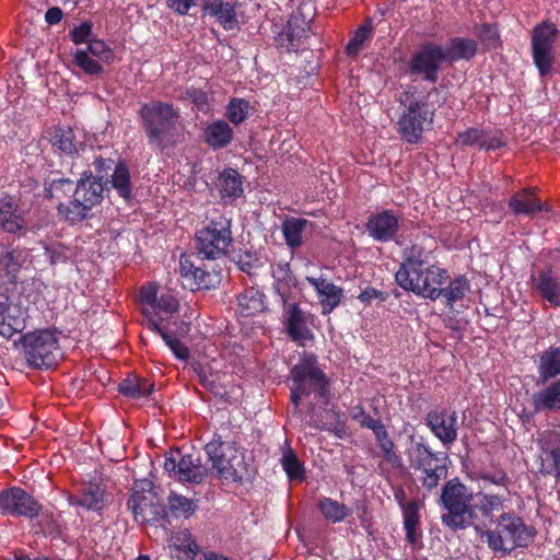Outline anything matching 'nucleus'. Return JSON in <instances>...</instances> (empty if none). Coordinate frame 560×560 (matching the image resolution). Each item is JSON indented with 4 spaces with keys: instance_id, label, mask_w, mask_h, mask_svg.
<instances>
[{
    "instance_id": "13",
    "label": "nucleus",
    "mask_w": 560,
    "mask_h": 560,
    "mask_svg": "<svg viewBox=\"0 0 560 560\" xmlns=\"http://www.w3.org/2000/svg\"><path fill=\"white\" fill-rule=\"evenodd\" d=\"M127 506L138 523L160 525L162 527L170 523L166 506L153 491H135L128 499Z\"/></svg>"
},
{
    "instance_id": "44",
    "label": "nucleus",
    "mask_w": 560,
    "mask_h": 560,
    "mask_svg": "<svg viewBox=\"0 0 560 560\" xmlns=\"http://www.w3.org/2000/svg\"><path fill=\"white\" fill-rule=\"evenodd\" d=\"M108 183L124 200L129 201L131 199L132 184L129 168L125 162L119 161L115 164L114 172Z\"/></svg>"
},
{
    "instance_id": "24",
    "label": "nucleus",
    "mask_w": 560,
    "mask_h": 560,
    "mask_svg": "<svg viewBox=\"0 0 560 560\" xmlns=\"http://www.w3.org/2000/svg\"><path fill=\"white\" fill-rule=\"evenodd\" d=\"M178 307L179 303L177 299L171 294H161L151 308L145 307L143 310L144 320L142 325L149 329V323L153 320L160 327H166L164 323L167 322L173 314L177 313Z\"/></svg>"
},
{
    "instance_id": "56",
    "label": "nucleus",
    "mask_w": 560,
    "mask_h": 560,
    "mask_svg": "<svg viewBox=\"0 0 560 560\" xmlns=\"http://www.w3.org/2000/svg\"><path fill=\"white\" fill-rule=\"evenodd\" d=\"M238 269L247 273L250 278L257 275V270L262 266L260 258L256 253L245 250L234 257Z\"/></svg>"
},
{
    "instance_id": "51",
    "label": "nucleus",
    "mask_w": 560,
    "mask_h": 560,
    "mask_svg": "<svg viewBox=\"0 0 560 560\" xmlns=\"http://www.w3.org/2000/svg\"><path fill=\"white\" fill-rule=\"evenodd\" d=\"M149 330L158 334L178 360L186 361L189 358V349L179 339L172 337L166 327H160L155 322L150 320Z\"/></svg>"
},
{
    "instance_id": "1",
    "label": "nucleus",
    "mask_w": 560,
    "mask_h": 560,
    "mask_svg": "<svg viewBox=\"0 0 560 560\" xmlns=\"http://www.w3.org/2000/svg\"><path fill=\"white\" fill-rule=\"evenodd\" d=\"M506 498L500 493L474 494L458 478H453L445 482L440 495L444 510L441 522L454 532L472 527L481 537L483 529L494 522L493 513L502 510Z\"/></svg>"
},
{
    "instance_id": "46",
    "label": "nucleus",
    "mask_w": 560,
    "mask_h": 560,
    "mask_svg": "<svg viewBox=\"0 0 560 560\" xmlns=\"http://www.w3.org/2000/svg\"><path fill=\"white\" fill-rule=\"evenodd\" d=\"M470 291V282L465 276H458L451 280L447 287H441V296L446 307L453 308L457 301H460Z\"/></svg>"
},
{
    "instance_id": "25",
    "label": "nucleus",
    "mask_w": 560,
    "mask_h": 560,
    "mask_svg": "<svg viewBox=\"0 0 560 560\" xmlns=\"http://www.w3.org/2000/svg\"><path fill=\"white\" fill-rule=\"evenodd\" d=\"M73 506H81L86 511H102L105 506V490L96 483H89L80 488L77 493L68 497Z\"/></svg>"
},
{
    "instance_id": "10",
    "label": "nucleus",
    "mask_w": 560,
    "mask_h": 560,
    "mask_svg": "<svg viewBox=\"0 0 560 560\" xmlns=\"http://www.w3.org/2000/svg\"><path fill=\"white\" fill-rule=\"evenodd\" d=\"M559 30L553 23L541 22L532 32V57L540 77L550 73L555 61V44Z\"/></svg>"
},
{
    "instance_id": "28",
    "label": "nucleus",
    "mask_w": 560,
    "mask_h": 560,
    "mask_svg": "<svg viewBox=\"0 0 560 560\" xmlns=\"http://www.w3.org/2000/svg\"><path fill=\"white\" fill-rule=\"evenodd\" d=\"M0 226L7 233L15 234L24 229V219L18 211L12 196L0 194Z\"/></svg>"
},
{
    "instance_id": "42",
    "label": "nucleus",
    "mask_w": 560,
    "mask_h": 560,
    "mask_svg": "<svg viewBox=\"0 0 560 560\" xmlns=\"http://www.w3.org/2000/svg\"><path fill=\"white\" fill-rule=\"evenodd\" d=\"M23 264V253L18 248L0 245V270L10 282H15Z\"/></svg>"
},
{
    "instance_id": "64",
    "label": "nucleus",
    "mask_w": 560,
    "mask_h": 560,
    "mask_svg": "<svg viewBox=\"0 0 560 560\" xmlns=\"http://www.w3.org/2000/svg\"><path fill=\"white\" fill-rule=\"evenodd\" d=\"M199 383L208 390L213 393L215 396L223 394L222 386L217 382L212 374H208L205 370L200 369L197 371Z\"/></svg>"
},
{
    "instance_id": "19",
    "label": "nucleus",
    "mask_w": 560,
    "mask_h": 560,
    "mask_svg": "<svg viewBox=\"0 0 560 560\" xmlns=\"http://www.w3.org/2000/svg\"><path fill=\"white\" fill-rule=\"evenodd\" d=\"M405 455L408 459L409 467L417 471L420 468L430 466L438 462H447L448 456L444 452H433L432 448L425 443L423 436L411 434L408 436V442L405 448Z\"/></svg>"
},
{
    "instance_id": "39",
    "label": "nucleus",
    "mask_w": 560,
    "mask_h": 560,
    "mask_svg": "<svg viewBox=\"0 0 560 560\" xmlns=\"http://www.w3.org/2000/svg\"><path fill=\"white\" fill-rule=\"evenodd\" d=\"M310 224L311 222L303 218L285 217L281 230L288 247L294 250L302 246L303 232Z\"/></svg>"
},
{
    "instance_id": "27",
    "label": "nucleus",
    "mask_w": 560,
    "mask_h": 560,
    "mask_svg": "<svg viewBox=\"0 0 560 560\" xmlns=\"http://www.w3.org/2000/svg\"><path fill=\"white\" fill-rule=\"evenodd\" d=\"M477 43L471 38L452 37L447 45L442 47L443 60L445 62H457L459 60H470L477 54Z\"/></svg>"
},
{
    "instance_id": "50",
    "label": "nucleus",
    "mask_w": 560,
    "mask_h": 560,
    "mask_svg": "<svg viewBox=\"0 0 560 560\" xmlns=\"http://www.w3.org/2000/svg\"><path fill=\"white\" fill-rule=\"evenodd\" d=\"M72 62L79 68L84 74L90 77H100L104 74L105 69L97 59L91 56L86 50L77 49L72 54Z\"/></svg>"
},
{
    "instance_id": "31",
    "label": "nucleus",
    "mask_w": 560,
    "mask_h": 560,
    "mask_svg": "<svg viewBox=\"0 0 560 560\" xmlns=\"http://www.w3.org/2000/svg\"><path fill=\"white\" fill-rule=\"evenodd\" d=\"M538 383H547L560 375V346H551L539 354Z\"/></svg>"
},
{
    "instance_id": "6",
    "label": "nucleus",
    "mask_w": 560,
    "mask_h": 560,
    "mask_svg": "<svg viewBox=\"0 0 560 560\" xmlns=\"http://www.w3.org/2000/svg\"><path fill=\"white\" fill-rule=\"evenodd\" d=\"M230 434L229 427L222 428L206 444L205 451L221 478L242 483L248 474V465L244 452L234 446Z\"/></svg>"
},
{
    "instance_id": "4",
    "label": "nucleus",
    "mask_w": 560,
    "mask_h": 560,
    "mask_svg": "<svg viewBox=\"0 0 560 560\" xmlns=\"http://www.w3.org/2000/svg\"><path fill=\"white\" fill-rule=\"evenodd\" d=\"M495 528L488 526L481 538H486L488 548L499 557L509 556L514 549L527 548L537 534L534 526L525 524L514 512H503L495 520Z\"/></svg>"
},
{
    "instance_id": "36",
    "label": "nucleus",
    "mask_w": 560,
    "mask_h": 560,
    "mask_svg": "<svg viewBox=\"0 0 560 560\" xmlns=\"http://www.w3.org/2000/svg\"><path fill=\"white\" fill-rule=\"evenodd\" d=\"M75 184L72 179L63 177L59 172H52L44 182V196L46 199H62L72 194L74 198Z\"/></svg>"
},
{
    "instance_id": "40",
    "label": "nucleus",
    "mask_w": 560,
    "mask_h": 560,
    "mask_svg": "<svg viewBox=\"0 0 560 560\" xmlns=\"http://www.w3.org/2000/svg\"><path fill=\"white\" fill-rule=\"evenodd\" d=\"M402 518L407 542L412 546L418 545L422 538L420 529V503L416 500H410V504L406 509Z\"/></svg>"
},
{
    "instance_id": "8",
    "label": "nucleus",
    "mask_w": 560,
    "mask_h": 560,
    "mask_svg": "<svg viewBox=\"0 0 560 560\" xmlns=\"http://www.w3.org/2000/svg\"><path fill=\"white\" fill-rule=\"evenodd\" d=\"M104 184L94 178L91 171H85L75 184L74 198L68 203L57 206L58 213L72 224L85 220L90 211L103 199Z\"/></svg>"
},
{
    "instance_id": "38",
    "label": "nucleus",
    "mask_w": 560,
    "mask_h": 560,
    "mask_svg": "<svg viewBox=\"0 0 560 560\" xmlns=\"http://www.w3.org/2000/svg\"><path fill=\"white\" fill-rule=\"evenodd\" d=\"M238 307L243 316H254L266 311V295L254 287L246 288L238 295Z\"/></svg>"
},
{
    "instance_id": "29",
    "label": "nucleus",
    "mask_w": 560,
    "mask_h": 560,
    "mask_svg": "<svg viewBox=\"0 0 560 560\" xmlns=\"http://www.w3.org/2000/svg\"><path fill=\"white\" fill-rule=\"evenodd\" d=\"M509 208L515 215H534L545 209L532 188L516 191L509 200Z\"/></svg>"
},
{
    "instance_id": "18",
    "label": "nucleus",
    "mask_w": 560,
    "mask_h": 560,
    "mask_svg": "<svg viewBox=\"0 0 560 560\" xmlns=\"http://www.w3.org/2000/svg\"><path fill=\"white\" fill-rule=\"evenodd\" d=\"M424 421L432 434L444 445H450L457 440L458 418L455 410L432 409L427 413Z\"/></svg>"
},
{
    "instance_id": "60",
    "label": "nucleus",
    "mask_w": 560,
    "mask_h": 560,
    "mask_svg": "<svg viewBox=\"0 0 560 560\" xmlns=\"http://www.w3.org/2000/svg\"><path fill=\"white\" fill-rule=\"evenodd\" d=\"M483 130L485 129L468 128L457 135V142L465 147L477 145L480 149Z\"/></svg>"
},
{
    "instance_id": "16",
    "label": "nucleus",
    "mask_w": 560,
    "mask_h": 560,
    "mask_svg": "<svg viewBox=\"0 0 560 560\" xmlns=\"http://www.w3.org/2000/svg\"><path fill=\"white\" fill-rule=\"evenodd\" d=\"M443 60L442 46L434 42H424L412 54L408 63L410 75L421 77L424 81L436 83Z\"/></svg>"
},
{
    "instance_id": "61",
    "label": "nucleus",
    "mask_w": 560,
    "mask_h": 560,
    "mask_svg": "<svg viewBox=\"0 0 560 560\" xmlns=\"http://www.w3.org/2000/svg\"><path fill=\"white\" fill-rule=\"evenodd\" d=\"M477 36L488 47H493L499 42L498 28L492 24H482L477 32Z\"/></svg>"
},
{
    "instance_id": "63",
    "label": "nucleus",
    "mask_w": 560,
    "mask_h": 560,
    "mask_svg": "<svg viewBox=\"0 0 560 560\" xmlns=\"http://www.w3.org/2000/svg\"><path fill=\"white\" fill-rule=\"evenodd\" d=\"M505 145L500 131L491 132L483 130L480 150L492 151Z\"/></svg>"
},
{
    "instance_id": "41",
    "label": "nucleus",
    "mask_w": 560,
    "mask_h": 560,
    "mask_svg": "<svg viewBox=\"0 0 560 560\" xmlns=\"http://www.w3.org/2000/svg\"><path fill=\"white\" fill-rule=\"evenodd\" d=\"M153 390L154 384L148 378L138 375H128L118 385L119 394L132 399L147 397Z\"/></svg>"
},
{
    "instance_id": "37",
    "label": "nucleus",
    "mask_w": 560,
    "mask_h": 560,
    "mask_svg": "<svg viewBox=\"0 0 560 560\" xmlns=\"http://www.w3.org/2000/svg\"><path fill=\"white\" fill-rule=\"evenodd\" d=\"M218 187L222 199L235 200L244 192L242 176L232 167H226L219 174Z\"/></svg>"
},
{
    "instance_id": "47",
    "label": "nucleus",
    "mask_w": 560,
    "mask_h": 560,
    "mask_svg": "<svg viewBox=\"0 0 560 560\" xmlns=\"http://www.w3.org/2000/svg\"><path fill=\"white\" fill-rule=\"evenodd\" d=\"M280 463L290 481L303 482L306 479L305 466L290 446L283 451Z\"/></svg>"
},
{
    "instance_id": "14",
    "label": "nucleus",
    "mask_w": 560,
    "mask_h": 560,
    "mask_svg": "<svg viewBox=\"0 0 560 560\" xmlns=\"http://www.w3.org/2000/svg\"><path fill=\"white\" fill-rule=\"evenodd\" d=\"M313 15L306 4L292 11L282 31L275 37L277 48L288 52L298 51L302 39L306 37Z\"/></svg>"
},
{
    "instance_id": "57",
    "label": "nucleus",
    "mask_w": 560,
    "mask_h": 560,
    "mask_svg": "<svg viewBox=\"0 0 560 560\" xmlns=\"http://www.w3.org/2000/svg\"><path fill=\"white\" fill-rule=\"evenodd\" d=\"M334 421L329 422L315 419L312 425L320 431H326L338 438H343L347 434L346 425L342 421L339 420L338 415L334 413Z\"/></svg>"
},
{
    "instance_id": "58",
    "label": "nucleus",
    "mask_w": 560,
    "mask_h": 560,
    "mask_svg": "<svg viewBox=\"0 0 560 560\" xmlns=\"http://www.w3.org/2000/svg\"><path fill=\"white\" fill-rule=\"evenodd\" d=\"M478 479L498 487H502L505 490H509V486L511 485L510 477L502 468L495 469L493 471H482L479 474Z\"/></svg>"
},
{
    "instance_id": "62",
    "label": "nucleus",
    "mask_w": 560,
    "mask_h": 560,
    "mask_svg": "<svg viewBox=\"0 0 560 560\" xmlns=\"http://www.w3.org/2000/svg\"><path fill=\"white\" fill-rule=\"evenodd\" d=\"M186 97L201 112H205L209 107L207 93L197 88H188L186 90Z\"/></svg>"
},
{
    "instance_id": "12",
    "label": "nucleus",
    "mask_w": 560,
    "mask_h": 560,
    "mask_svg": "<svg viewBox=\"0 0 560 560\" xmlns=\"http://www.w3.org/2000/svg\"><path fill=\"white\" fill-rule=\"evenodd\" d=\"M163 466L170 477L180 482L199 485L208 476V468L201 464L200 457L183 454L179 450L167 453Z\"/></svg>"
},
{
    "instance_id": "49",
    "label": "nucleus",
    "mask_w": 560,
    "mask_h": 560,
    "mask_svg": "<svg viewBox=\"0 0 560 560\" xmlns=\"http://www.w3.org/2000/svg\"><path fill=\"white\" fill-rule=\"evenodd\" d=\"M374 33V27L370 19L365 20L353 33L348 42L345 52L350 58H355L362 50L366 40L371 39Z\"/></svg>"
},
{
    "instance_id": "11",
    "label": "nucleus",
    "mask_w": 560,
    "mask_h": 560,
    "mask_svg": "<svg viewBox=\"0 0 560 560\" xmlns=\"http://www.w3.org/2000/svg\"><path fill=\"white\" fill-rule=\"evenodd\" d=\"M292 382L304 388H311L319 398L328 395V378L319 368L317 357L313 353H303L300 361L290 370Z\"/></svg>"
},
{
    "instance_id": "15",
    "label": "nucleus",
    "mask_w": 560,
    "mask_h": 560,
    "mask_svg": "<svg viewBox=\"0 0 560 560\" xmlns=\"http://www.w3.org/2000/svg\"><path fill=\"white\" fill-rule=\"evenodd\" d=\"M203 261V260H200ZM179 275L184 288L190 291L210 290L221 281L220 271L213 267L209 269L206 264H197L196 257L183 254L179 258Z\"/></svg>"
},
{
    "instance_id": "34",
    "label": "nucleus",
    "mask_w": 560,
    "mask_h": 560,
    "mask_svg": "<svg viewBox=\"0 0 560 560\" xmlns=\"http://www.w3.org/2000/svg\"><path fill=\"white\" fill-rule=\"evenodd\" d=\"M370 430L373 431L377 445L383 454L384 459L393 467L402 466L400 455L396 452L394 441L390 439L385 424L380 419Z\"/></svg>"
},
{
    "instance_id": "48",
    "label": "nucleus",
    "mask_w": 560,
    "mask_h": 560,
    "mask_svg": "<svg viewBox=\"0 0 560 560\" xmlns=\"http://www.w3.org/2000/svg\"><path fill=\"white\" fill-rule=\"evenodd\" d=\"M275 290L280 295L283 304H287V293L295 285V278L290 269L289 262H279L272 270Z\"/></svg>"
},
{
    "instance_id": "9",
    "label": "nucleus",
    "mask_w": 560,
    "mask_h": 560,
    "mask_svg": "<svg viewBox=\"0 0 560 560\" xmlns=\"http://www.w3.org/2000/svg\"><path fill=\"white\" fill-rule=\"evenodd\" d=\"M231 220L219 215L199 229L195 235L198 260H215L226 255L232 245L233 236Z\"/></svg>"
},
{
    "instance_id": "20",
    "label": "nucleus",
    "mask_w": 560,
    "mask_h": 560,
    "mask_svg": "<svg viewBox=\"0 0 560 560\" xmlns=\"http://www.w3.org/2000/svg\"><path fill=\"white\" fill-rule=\"evenodd\" d=\"M365 228L374 241L387 243L399 230V217L392 209L382 210L369 217Z\"/></svg>"
},
{
    "instance_id": "5",
    "label": "nucleus",
    "mask_w": 560,
    "mask_h": 560,
    "mask_svg": "<svg viewBox=\"0 0 560 560\" xmlns=\"http://www.w3.org/2000/svg\"><path fill=\"white\" fill-rule=\"evenodd\" d=\"M401 112L397 119V131L409 144L421 141L427 128L433 124L434 110L429 108L428 95H422L416 86L402 91L398 98Z\"/></svg>"
},
{
    "instance_id": "45",
    "label": "nucleus",
    "mask_w": 560,
    "mask_h": 560,
    "mask_svg": "<svg viewBox=\"0 0 560 560\" xmlns=\"http://www.w3.org/2000/svg\"><path fill=\"white\" fill-rule=\"evenodd\" d=\"M317 509L323 517L332 524L340 523L352 515V509L327 497H324L318 501Z\"/></svg>"
},
{
    "instance_id": "32",
    "label": "nucleus",
    "mask_w": 560,
    "mask_h": 560,
    "mask_svg": "<svg viewBox=\"0 0 560 560\" xmlns=\"http://www.w3.org/2000/svg\"><path fill=\"white\" fill-rule=\"evenodd\" d=\"M50 142L61 155L67 156H74L84 148V143L77 138L74 130L70 127H57Z\"/></svg>"
},
{
    "instance_id": "7",
    "label": "nucleus",
    "mask_w": 560,
    "mask_h": 560,
    "mask_svg": "<svg viewBox=\"0 0 560 560\" xmlns=\"http://www.w3.org/2000/svg\"><path fill=\"white\" fill-rule=\"evenodd\" d=\"M19 343L28 368L43 370L57 364L60 347L56 330L45 328L23 334Z\"/></svg>"
},
{
    "instance_id": "52",
    "label": "nucleus",
    "mask_w": 560,
    "mask_h": 560,
    "mask_svg": "<svg viewBox=\"0 0 560 560\" xmlns=\"http://www.w3.org/2000/svg\"><path fill=\"white\" fill-rule=\"evenodd\" d=\"M168 510L175 517L189 518L196 512L197 505L185 495L171 492L168 498Z\"/></svg>"
},
{
    "instance_id": "22",
    "label": "nucleus",
    "mask_w": 560,
    "mask_h": 560,
    "mask_svg": "<svg viewBox=\"0 0 560 560\" xmlns=\"http://www.w3.org/2000/svg\"><path fill=\"white\" fill-rule=\"evenodd\" d=\"M284 310V327L288 337L299 343L303 345L306 340H312L314 335L307 327V318L305 312L302 311L298 303L283 304Z\"/></svg>"
},
{
    "instance_id": "43",
    "label": "nucleus",
    "mask_w": 560,
    "mask_h": 560,
    "mask_svg": "<svg viewBox=\"0 0 560 560\" xmlns=\"http://www.w3.org/2000/svg\"><path fill=\"white\" fill-rule=\"evenodd\" d=\"M416 472H418L417 477L421 487L431 492L438 488L442 479L447 477L448 469L446 462H438L433 465L431 464L430 466L420 468Z\"/></svg>"
},
{
    "instance_id": "26",
    "label": "nucleus",
    "mask_w": 560,
    "mask_h": 560,
    "mask_svg": "<svg viewBox=\"0 0 560 560\" xmlns=\"http://www.w3.org/2000/svg\"><path fill=\"white\" fill-rule=\"evenodd\" d=\"M545 384V387L532 396L534 411H560V378L556 377Z\"/></svg>"
},
{
    "instance_id": "30",
    "label": "nucleus",
    "mask_w": 560,
    "mask_h": 560,
    "mask_svg": "<svg viewBox=\"0 0 560 560\" xmlns=\"http://www.w3.org/2000/svg\"><path fill=\"white\" fill-rule=\"evenodd\" d=\"M234 138V131L228 121L218 119L209 124L203 131L205 142L213 150L226 148Z\"/></svg>"
},
{
    "instance_id": "21",
    "label": "nucleus",
    "mask_w": 560,
    "mask_h": 560,
    "mask_svg": "<svg viewBox=\"0 0 560 560\" xmlns=\"http://www.w3.org/2000/svg\"><path fill=\"white\" fill-rule=\"evenodd\" d=\"M26 328V315L21 307L10 302L8 295L0 294V336L11 338Z\"/></svg>"
},
{
    "instance_id": "53",
    "label": "nucleus",
    "mask_w": 560,
    "mask_h": 560,
    "mask_svg": "<svg viewBox=\"0 0 560 560\" xmlns=\"http://www.w3.org/2000/svg\"><path fill=\"white\" fill-rule=\"evenodd\" d=\"M171 548L180 551L187 558H194L198 546L188 529L175 533L171 538Z\"/></svg>"
},
{
    "instance_id": "23",
    "label": "nucleus",
    "mask_w": 560,
    "mask_h": 560,
    "mask_svg": "<svg viewBox=\"0 0 560 560\" xmlns=\"http://www.w3.org/2000/svg\"><path fill=\"white\" fill-rule=\"evenodd\" d=\"M305 279L317 294L323 315L330 314L341 304L343 299L342 288L327 281L323 276L306 277Z\"/></svg>"
},
{
    "instance_id": "2",
    "label": "nucleus",
    "mask_w": 560,
    "mask_h": 560,
    "mask_svg": "<svg viewBox=\"0 0 560 560\" xmlns=\"http://www.w3.org/2000/svg\"><path fill=\"white\" fill-rule=\"evenodd\" d=\"M432 252L412 243L401 254V262L395 273L398 287L415 295L436 301L441 287L450 278L446 269L431 261Z\"/></svg>"
},
{
    "instance_id": "3",
    "label": "nucleus",
    "mask_w": 560,
    "mask_h": 560,
    "mask_svg": "<svg viewBox=\"0 0 560 560\" xmlns=\"http://www.w3.org/2000/svg\"><path fill=\"white\" fill-rule=\"evenodd\" d=\"M137 114L150 145L163 151L178 142L177 122L180 114L173 103L158 100L142 103Z\"/></svg>"
},
{
    "instance_id": "59",
    "label": "nucleus",
    "mask_w": 560,
    "mask_h": 560,
    "mask_svg": "<svg viewBox=\"0 0 560 560\" xmlns=\"http://www.w3.org/2000/svg\"><path fill=\"white\" fill-rule=\"evenodd\" d=\"M69 36L75 45L89 44L93 39L92 23L89 21L82 22L70 31Z\"/></svg>"
},
{
    "instance_id": "55",
    "label": "nucleus",
    "mask_w": 560,
    "mask_h": 560,
    "mask_svg": "<svg viewBox=\"0 0 560 560\" xmlns=\"http://www.w3.org/2000/svg\"><path fill=\"white\" fill-rule=\"evenodd\" d=\"M249 107L250 106L248 101L234 97L230 100L226 106L225 116L231 122L240 125L247 119Z\"/></svg>"
},
{
    "instance_id": "33",
    "label": "nucleus",
    "mask_w": 560,
    "mask_h": 560,
    "mask_svg": "<svg viewBox=\"0 0 560 560\" xmlns=\"http://www.w3.org/2000/svg\"><path fill=\"white\" fill-rule=\"evenodd\" d=\"M206 14L214 18L226 31L233 30L237 24L235 5L225 0H209L205 3Z\"/></svg>"
},
{
    "instance_id": "54",
    "label": "nucleus",
    "mask_w": 560,
    "mask_h": 560,
    "mask_svg": "<svg viewBox=\"0 0 560 560\" xmlns=\"http://www.w3.org/2000/svg\"><path fill=\"white\" fill-rule=\"evenodd\" d=\"M83 49L102 63L112 65L115 60L114 49L103 39L93 38Z\"/></svg>"
},
{
    "instance_id": "35",
    "label": "nucleus",
    "mask_w": 560,
    "mask_h": 560,
    "mask_svg": "<svg viewBox=\"0 0 560 560\" xmlns=\"http://www.w3.org/2000/svg\"><path fill=\"white\" fill-rule=\"evenodd\" d=\"M534 287L551 306L560 307V282L552 276L551 269L541 270L535 279Z\"/></svg>"
},
{
    "instance_id": "17",
    "label": "nucleus",
    "mask_w": 560,
    "mask_h": 560,
    "mask_svg": "<svg viewBox=\"0 0 560 560\" xmlns=\"http://www.w3.org/2000/svg\"><path fill=\"white\" fill-rule=\"evenodd\" d=\"M43 505L20 487H11L0 492V513L7 516L33 520L39 515Z\"/></svg>"
}]
</instances>
